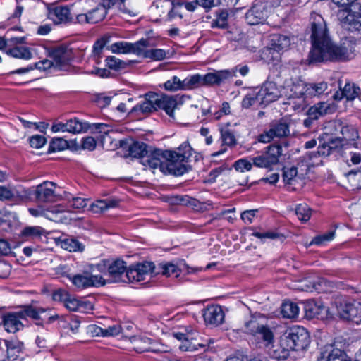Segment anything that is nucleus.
<instances>
[{
  "mask_svg": "<svg viewBox=\"0 0 361 361\" xmlns=\"http://www.w3.org/2000/svg\"><path fill=\"white\" fill-rule=\"evenodd\" d=\"M312 48L308 56L309 63L326 61H345L353 57L355 43L343 42L334 44L327 34L326 25L321 16L317 15L311 23Z\"/></svg>",
  "mask_w": 361,
  "mask_h": 361,
  "instance_id": "1",
  "label": "nucleus"
},
{
  "mask_svg": "<svg viewBox=\"0 0 361 361\" xmlns=\"http://www.w3.org/2000/svg\"><path fill=\"white\" fill-rule=\"evenodd\" d=\"M177 149L178 151H164L165 157L162 166L164 173L178 176L187 172V167L184 163L187 162L191 157L192 148L188 142H185Z\"/></svg>",
  "mask_w": 361,
  "mask_h": 361,
  "instance_id": "2",
  "label": "nucleus"
},
{
  "mask_svg": "<svg viewBox=\"0 0 361 361\" xmlns=\"http://www.w3.org/2000/svg\"><path fill=\"white\" fill-rule=\"evenodd\" d=\"M310 344V336L307 330L300 326L289 328L281 340V345L287 350L304 351Z\"/></svg>",
  "mask_w": 361,
  "mask_h": 361,
  "instance_id": "3",
  "label": "nucleus"
},
{
  "mask_svg": "<svg viewBox=\"0 0 361 361\" xmlns=\"http://www.w3.org/2000/svg\"><path fill=\"white\" fill-rule=\"evenodd\" d=\"M293 135L290 130V121L287 118H282L279 120L272 121L269 125V130L259 135V141L267 143L274 138L286 139L291 137Z\"/></svg>",
  "mask_w": 361,
  "mask_h": 361,
  "instance_id": "4",
  "label": "nucleus"
},
{
  "mask_svg": "<svg viewBox=\"0 0 361 361\" xmlns=\"http://www.w3.org/2000/svg\"><path fill=\"white\" fill-rule=\"evenodd\" d=\"M56 184L51 181H44L36 188L23 190V197L27 199L33 197L39 202H53L55 200L54 189Z\"/></svg>",
  "mask_w": 361,
  "mask_h": 361,
  "instance_id": "5",
  "label": "nucleus"
},
{
  "mask_svg": "<svg viewBox=\"0 0 361 361\" xmlns=\"http://www.w3.org/2000/svg\"><path fill=\"white\" fill-rule=\"evenodd\" d=\"M334 306L339 318L361 324V302L350 303L343 300H336Z\"/></svg>",
  "mask_w": 361,
  "mask_h": 361,
  "instance_id": "6",
  "label": "nucleus"
},
{
  "mask_svg": "<svg viewBox=\"0 0 361 361\" xmlns=\"http://www.w3.org/2000/svg\"><path fill=\"white\" fill-rule=\"evenodd\" d=\"M266 149L261 154L252 157L251 161L256 167L272 170L273 166L279 163V157L282 155V147L280 145H271Z\"/></svg>",
  "mask_w": 361,
  "mask_h": 361,
  "instance_id": "7",
  "label": "nucleus"
},
{
  "mask_svg": "<svg viewBox=\"0 0 361 361\" xmlns=\"http://www.w3.org/2000/svg\"><path fill=\"white\" fill-rule=\"evenodd\" d=\"M358 11L352 8H342L337 12V18L343 29L353 32L361 31V7L357 6Z\"/></svg>",
  "mask_w": 361,
  "mask_h": 361,
  "instance_id": "8",
  "label": "nucleus"
},
{
  "mask_svg": "<svg viewBox=\"0 0 361 361\" xmlns=\"http://www.w3.org/2000/svg\"><path fill=\"white\" fill-rule=\"evenodd\" d=\"M127 264L122 259L112 260L109 264L108 276L111 283H130Z\"/></svg>",
  "mask_w": 361,
  "mask_h": 361,
  "instance_id": "9",
  "label": "nucleus"
},
{
  "mask_svg": "<svg viewBox=\"0 0 361 361\" xmlns=\"http://www.w3.org/2000/svg\"><path fill=\"white\" fill-rule=\"evenodd\" d=\"M257 99L262 106H266L275 102L281 97V92L276 84L271 81H266L261 88L257 91Z\"/></svg>",
  "mask_w": 361,
  "mask_h": 361,
  "instance_id": "10",
  "label": "nucleus"
},
{
  "mask_svg": "<svg viewBox=\"0 0 361 361\" xmlns=\"http://www.w3.org/2000/svg\"><path fill=\"white\" fill-rule=\"evenodd\" d=\"M151 47L149 39H141L135 43L127 42H116L111 45V50L114 53H133L141 56L143 49Z\"/></svg>",
  "mask_w": 361,
  "mask_h": 361,
  "instance_id": "11",
  "label": "nucleus"
},
{
  "mask_svg": "<svg viewBox=\"0 0 361 361\" xmlns=\"http://www.w3.org/2000/svg\"><path fill=\"white\" fill-rule=\"evenodd\" d=\"M155 266L152 262H145L138 263L135 265H131L128 267V276L130 282L141 281L145 279V276L150 274H157L159 271H156Z\"/></svg>",
  "mask_w": 361,
  "mask_h": 361,
  "instance_id": "12",
  "label": "nucleus"
},
{
  "mask_svg": "<svg viewBox=\"0 0 361 361\" xmlns=\"http://www.w3.org/2000/svg\"><path fill=\"white\" fill-rule=\"evenodd\" d=\"M70 279L79 288L101 286L106 284V281L101 276L90 275L87 272L74 275Z\"/></svg>",
  "mask_w": 361,
  "mask_h": 361,
  "instance_id": "13",
  "label": "nucleus"
},
{
  "mask_svg": "<svg viewBox=\"0 0 361 361\" xmlns=\"http://www.w3.org/2000/svg\"><path fill=\"white\" fill-rule=\"evenodd\" d=\"M47 17L55 24L68 23L73 16L67 6L51 5L48 7Z\"/></svg>",
  "mask_w": 361,
  "mask_h": 361,
  "instance_id": "14",
  "label": "nucleus"
},
{
  "mask_svg": "<svg viewBox=\"0 0 361 361\" xmlns=\"http://www.w3.org/2000/svg\"><path fill=\"white\" fill-rule=\"evenodd\" d=\"M235 76V70H221L202 75L203 86L219 85Z\"/></svg>",
  "mask_w": 361,
  "mask_h": 361,
  "instance_id": "15",
  "label": "nucleus"
},
{
  "mask_svg": "<svg viewBox=\"0 0 361 361\" xmlns=\"http://www.w3.org/2000/svg\"><path fill=\"white\" fill-rule=\"evenodd\" d=\"M317 361H351L346 353L335 347L334 345L329 344L321 348L319 356Z\"/></svg>",
  "mask_w": 361,
  "mask_h": 361,
  "instance_id": "16",
  "label": "nucleus"
},
{
  "mask_svg": "<svg viewBox=\"0 0 361 361\" xmlns=\"http://www.w3.org/2000/svg\"><path fill=\"white\" fill-rule=\"evenodd\" d=\"M49 56L52 59L54 66L61 68L73 59V54L71 49L66 46H59L51 50Z\"/></svg>",
  "mask_w": 361,
  "mask_h": 361,
  "instance_id": "17",
  "label": "nucleus"
},
{
  "mask_svg": "<svg viewBox=\"0 0 361 361\" xmlns=\"http://www.w3.org/2000/svg\"><path fill=\"white\" fill-rule=\"evenodd\" d=\"M268 16V11L263 3L255 4L245 14V19L250 25L263 23Z\"/></svg>",
  "mask_w": 361,
  "mask_h": 361,
  "instance_id": "18",
  "label": "nucleus"
},
{
  "mask_svg": "<svg viewBox=\"0 0 361 361\" xmlns=\"http://www.w3.org/2000/svg\"><path fill=\"white\" fill-rule=\"evenodd\" d=\"M23 319L22 315L20 314V311L16 312H8L2 316L1 324L6 331L14 334L23 328V324L20 321V319Z\"/></svg>",
  "mask_w": 361,
  "mask_h": 361,
  "instance_id": "19",
  "label": "nucleus"
},
{
  "mask_svg": "<svg viewBox=\"0 0 361 361\" xmlns=\"http://www.w3.org/2000/svg\"><path fill=\"white\" fill-rule=\"evenodd\" d=\"M205 322L207 324L219 326L224 322V313L221 307L219 305H212L207 307L203 313Z\"/></svg>",
  "mask_w": 361,
  "mask_h": 361,
  "instance_id": "20",
  "label": "nucleus"
},
{
  "mask_svg": "<svg viewBox=\"0 0 361 361\" xmlns=\"http://www.w3.org/2000/svg\"><path fill=\"white\" fill-rule=\"evenodd\" d=\"M164 160V152H161L160 149H154V151H149V153L143 157L140 162L145 166L152 169L159 168L162 172Z\"/></svg>",
  "mask_w": 361,
  "mask_h": 361,
  "instance_id": "21",
  "label": "nucleus"
},
{
  "mask_svg": "<svg viewBox=\"0 0 361 361\" xmlns=\"http://www.w3.org/2000/svg\"><path fill=\"white\" fill-rule=\"evenodd\" d=\"M157 94L149 92L145 94V99L140 104L135 106L131 109V113L140 111L142 114H149L157 109Z\"/></svg>",
  "mask_w": 361,
  "mask_h": 361,
  "instance_id": "22",
  "label": "nucleus"
},
{
  "mask_svg": "<svg viewBox=\"0 0 361 361\" xmlns=\"http://www.w3.org/2000/svg\"><path fill=\"white\" fill-rule=\"evenodd\" d=\"M305 317L309 319H323V314L327 312L326 308L320 302H316L313 300H307L304 305Z\"/></svg>",
  "mask_w": 361,
  "mask_h": 361,
  "instance_id": "23",
  "label": "nucleus"
},
{
  "mask_svg": "<svg viewBox=\"0 0 361 361\" xmlns=\"http://www.w3.org/2000/svg\"><path fill=\"white\" fill-rule=\"evenodd\" d=\"M177 106L174 97L157 94V109H163L170 116L173 117V110Z\"/></svg>",
  "mask_w": 361,
  "mask_h": 361,
  "instance_id": "24",
  "label": "nucleus"
},
{
  "mask_svg": "<svg viewBox=\"0 0 361 361\" xmlns=\"http://www.w3.org/2000/svg\"><path fill=\"white\" fill-rule=\"evenodd\" d=\"M129 156L134 158H139L142 161L143 157L149 153L147 145L138 141H134L131 144L128 145Z\"/></svg>",
  "mask_w": 361,
  "mask_h": 361,
  "instance_id": "25",
  "label": "nucleus"
},
{
  "mask_svg": "<svg viewBox=\"0 0 361 361\" xmlns=\"http://www.w3.org/2000/svg\"><path fill=\"white\" fill-rule=\"evenodd\" d=\"M290 44V39L286 35L275 34L271 36L270 47L277 49L279 52L287 49Z\"/></svg>",
  "mask_w": 361,
  "mask_h": 361,
  "instance_id": "26",
  "label": "nucleus"
},
{
  "mask_svg": "<svg viewBox=\"0 0 361 361\" xmlns=\"http://www.w3.org/2000/svg\"><path fill=\"white\" fill-rule=\"evenodd\" d=\"M66 132L76 134L86 132L90 126L87 123L80 122L77 118L70 119L65 123Z\"/></svg>",
  "mask_w": 361,
  "mask_h": 361,
  "instance_id": "27",
  "label": "nucleus"
},
{
  "mask_svg": "<svg viewBox=\"0 0 361 361\" xmlns=\"http://www.w3.org/2000/svg\"><path fill=\"white\" fill-rule=\"evenodd\" d=\"M260 57L267 63L276 64L281 59V54L271 47H267L262 49Z\"/></svg>",
  "mask_w": 361,
  "mask_h": 361,
  "instance_id": "28",
  "label": "nucleus"
},
{
  "mask_svg": "<svg viewBox=\"0 0 361 361\" xmlns=\"http://www.w3.org/2000/svg\"><path fill=\"white\" fill-rule=\"evenodd\" d=\"M107 10L102 4H97L94 8L90 10L87 13L91 24L98 23L102 21L107 14Z\"/></svg>",
  "mask_w": 361,
  "mask_h": 361,
  "instance_id": "29",
  "label": "nucleus"
},
{
  "mask_svg": "<svg viewBox=\"0 0 361 361\" xmlns=\"http://www.w3.org/2000/svg\"><path fill=\"white\" fill-rule=\"evenodd\" d=\"M118 202L114 200H99L91 204V210L94 213L103 212L109 208L116 207Z\"/></svg>",
  "mask_w": 361,
  "mask_h": 361,
  "instance_id": "30",
  "label": "nucleus"
},
{
  "mask_svg": "<svg viewBox=\"0 0 361 361\" xmlns=\"http://www.w3.org/2000/svg\"><path fill=\"white\" fill-rule=\"evenodd\" d=\"M281 313L284 318L294 319L299 313V307L293 302H285L281 307Z\"/></svg>",
  "mask_w": 361,
  "mask_h": 361,
  "instance_id": "31",
  "label": "nucleus"
},
{
  "mask_svg": "<svg viewBox=\"0 0 361 361\" xmlns=\"http://www.w3.org/2000/svg\"><path fill=\"white\" fill-rule=\"evenodd\" d=\"M106 66L112 70L118 71L126 68L128 66L133 63V61H123L114 56H108L106 59Z\"/></svg>",
  "mask_w": 361,
  "mask_h": 361,
  "instance_id": "32",
  "label": "nucleus"
},
{
  "mask_svg": "<svg viewBox=\"0 0 361 361\" xmlns=\"http://www.w3.org/2000/svg\"><path fill=\"white\" fill-rule=\"evenodd\" d=\"M255 337L262 340L265 347H269L274 341L273 332L269 326L265 325H262Z\"/></svg>",
  "mask_w": 361,
  "mask_h": 361,
  "instance_id": "33",
  "label": "nucleus"
},
{
  "mask_svg": "<svg viewBox=\"0 0 361 361\" xmlns=\"http://www.w3.org/2000/svg\"><path fill=\"white\" fill-rule=\"evenodd\" d=\"M228 11L226 9L216 12V18L212 20L211 27L226 29L228 27Z\"/></svg>",
  "mask_w": 361,
  "mask_h": 361,
  "instance_id": "34",
  "label": "nucleus"
},
{
  "mask_svg": "<svg viewBox=\"0 0 361 361\" xmlns=\"http://www.w3.org/2000/svg\"><path fill=\"white\" fill-rule=\"evenodd\" d=\"M327 89V83L321 82L319 83L307 84L306 98L320 95Z\"/></svg>",
  "mask_w": 361,
  "mask_h": 361,
  "instance_id": "35",
  "label": "nucleus"
},
{
  "mask_svg": "<svg viewBox=\"0 0 361 361\" xmlns=\"http://www.w3.org/2000/svg\"><path fill=\"white\" fill-rule=\"evenodd\" d=\"M183 90H192L203 86L202 75L195 74L183 80Z\"/></svg>",
  "mask_w": 361,
  "mask_h": 361,
  "instance_id": "36",
  "label": "nucleus"
},
{
  "mask_svg": "<svg viewBox=\"0 0 361 361\" xmlns=\"http://www.w3.org/2000/svg\"><path fill=\"white\" fill-rule=\"evenodd\" d=\"M361 93L360 88L354 83L348 82L345 85L342 94L347 100H354Z\"/></svg>",
  "mask_w": 361,
  "mask_h": 361,
  "instance_id": "37",
  "label": "nucleus"
},
{
  "mask_svg": "<svg viewBox=\"0 0 361 361\" xmlns=\"http://www.w3.org/2000/svg\"><path fill=\"white\" fill-rule=\"evenodd\" d=\"M6 54L15 58L30 59L32 58V54L29 48L25 47H15L6 51Z\"/></svg>",
  "mask_w": 361,
  "mask_h": 361,
  "instance_id": "38",
  "label": "nucleus"
},
{
  "mask_svg": "<svg viewBox=\"0 0 361 361\" xmlns=\"http://www.w3.org/2000/svg\"><path fill=\"white\" fill-rule=\"evenodd\" d=\"M329 105L326 102H321L312 106L308 110V115L312 119H317L319 116L327 114Z\"/></svg>",
  "mask_w": 361,
  "mask_h": 361,
  "instance_id": "39",
  "label": "nucleus"
},
{
  "mask_svg": "<svg viewBox=\"0 0 361 361\" xmlns=\"http://www.w3.org/2000/svg\"><path fill=\"white\" fill-rule=\"evenodd\" d=\"M341 133L343 136L341 139L345 145H348L349 141H355L358 138V132L353 126H343L341 130Z\"/></svg>",
  "mask_w": 361,
  "mask_h": 361,
  "instance_id": "40",
  "label": "nucleus"
},
{
  "mask_svg": "<svg viewBox=\"0 0 361 361\" xmlns=\"http://www.w3.org/2000/svg\"><path fill=\"white\" fill-rule=\"evenodd\" d=\"M326 283L327 281L325 279L319 278L317 281H310L309 283L302 288V290L310 292L313 290L318 292L325 291Z\"/></svg>",
  "mask_w": 361,
  "mask_h": 361,
  "instance_id": "41",
  "label": "nucleus"
},
{
  "mask_svg": "<svg viewBox=\"0 0 361 361\" xmlns=\"http://www.w3.org/2000/svg\"><path fill=\"white\" fill-rule=\"evenodd\" d=\"M46 231L40 226H27L21 231V235L25 238H37L45 235Z\"/></svg>",
  "mask_w": 361,
  "mask_h": 361,
  "instance_id": "42",
  "label": "nucleus"
},
{
  "mask_svg": "<svg viewBox=\"0 0 361 361\" xmlns=\"http://www.w3.org/2000/svg\"><path fill=\"white\" fill-rule=\"evenodd\" d=\"M8 358L14 359L16 353L21 351L23 343L18 341H5Z\"/></svg>",
  "mask_w": 361,
  "mask_h": 361,
  "instance_id": "43",
  "label": "nucleus"
},
{
  "mask_svg": "<svg viewBox=\"0 0 361 361\" xmlns=\"http://www.w3.org/2000/svg\"><path fill=\"white\" fill-rule=\"evenodd\" d=\"M132 343L134 345V349L138 353L149 351L150 350V339L148 338L135 337Z\"/></svg>",
  "mask_w": 361,
  "mask_h": 361,
  "instance_id": "44",
  "label": "nucleus"
},
{
  "mask_svg": "<svg viewBox=\"0 0 361 361\" xmlns=\"http://www.w3.org/2000/svg\"><path fill=\"white\" fill-rule=\"evenodd\" d=\"M61 247L70 252L82 251L84 245L74 238H67L62 241Z\"/></svg>",
  "mask_w": 361,
  "mask_h": 361,
  "instance_id": "45",
  "label": "nucleus"
},
{
  "mask_svg": "<svg viewBox=\"0 0 361 361\" xmlns=\"http://www.w3.org/2000/svg\"><path fill=\"white\" fill-rule=\"evenodd\" d=\"M295 214L303 222L307 221L311 216V209L305 204H300L295 208Z\"/></svg>",
  "mask_w": 361,
  "mask_h": 361,
  "instance_id": "46",
  "label": "nucleus"
},
{
  "mask_svg": "<svg viewBox=\"0 0 361 361\" xmlns=\"http://www.w3.org/2000/svg\"><path fill=\"white\" fill-rule=\"evenodd\" d=\"M221 138L222 144L229 147L235 146L237 143L233 133L228 128L221 129Z\"/></svg>",
  "mask_w": 361,
  "mask_h": 361,
  "instance_id": "47",
  "label": "nucleus"
},
{
  "mask_svg": "<svg viewBox=\"0 0 361 361\" xmlns=\"http://www.w3.org/2000/svg\"><path fill=\"white\" fill-rule=\"evenodd\" d=\"M141 56H143L145 58H149L153 60L160 61L166 57V52L164 49H152L146 50L145 48L143 49V51Z\"/></svg>",
  "mask_w": 361,
  "mask_h": 361,
  "instance_id": "48",
  "label": "nucleus"
},
{
  "mask_svg": "<svg viewBox=\"0 0 361 361\" xmlns=\"http://www.w3.org/2000/svg\"><path fill=\"white\" fill-rule=\"evenodd\" d=\"M297 175L298 169L295 166L283 167L282 177L286 184H292Z\"/></svg>",
  "mask_w": 361,
  "mask_h": 361,
  "instance_id": "49",
  "label": "nucleus"
},
{
  "mask_svg": "<svg viewBox=\"0 0 361 361\" xmlns=\"http://www.w3.org/2000/svg\"><path fill=\"white\" fill-rule=\"evenodd\" d=\"M68 142L63 138H54L50 142L48 152H54L61 151L68 147Z\"/></svg>",
  "mask_w": 361,
  "mask_h": 361,
  "instance_id": "50",
  "label": "nucleus"
},
{
  "mask_svg": "<svg viewBox=\"0 0 361 361\" xmlns=\"http://www.w3.org/2000/svg\"><path fill=\"white\" fill-rule=\"evenodd\" d=\"M158 269H160L163 275L166 276L171 275H175V276H178L179 269L172 263L159 264Z\"/></svg>",
  "mask_w": 361,
  "mask_h": 361,
  "instance_id": "51",
  "label": "nucleus"
},
{
  "mask_svg": "<svg viewBox=\"0 0 361 361\" xmlns=\"http://www.w3.org/2000/svg\"><path fill=\"white\" fill-rule=\"evenodd\" d=\"M20 314L22 315L23 319L28 317L37 321L43 319L41 315H39V311L37 310V308L32 305L25 306L23 310L20 311Z\"/></svg>",
  "mask_w": 361,
  "mask_h": 361,
  "instance_id": "52",
  "label": "nucleus"
},
{
  "mask_svg": "<svg viewBox=\"0 0 361 361\" xmlns=\"http://www.w3.org/2000/svg\"><path fill=\"white\" fill-rule=\"evenodd\" d=\"M182 81L177 76H173L171 80H167L164 84V88L168 91H177L180 90H183V85Z\"/></svg>",
  "mask_w": 361,
  "mask_h": 361,
  "instance_id": "53",
  "label": "nucleus"
},
{
  "mask_svg": "<svg viewBox=\"0 0 361 361\" xmlns=\"http://www.w3.org/2000/svg\"><path fill=\"white\" fill-rule=\"evenodd\" d=\"M165 3H170L172 8L171 11L168 13V18L171 20L176 16H178L180 18H183V15L180 12L179 9L183 6V3L180 1L175 2L173 0H166L164 1Z\"/></svg>",
  "mask_w": 361,
  "mask_h": 361,
  "instance_id": "54",
  "label": "nucleus"
},
{
  "mask_svg": "<svg viewBox=\"0 0 361 361\" xmlns=\"http://www.w3.org/2000/svg\"><path fill=\"white\" fill-rule=\"evenodd\" d=\"M326 142L329 146L332 153L334 152H338L341 148L346 145L341 137H329Z\"/></svg>",
  "mask_w": 361,
  "mask_h": 361,
  "instance_id": "55",
  "label": "nucleus"
},
{
  "mask_svg": "<svg viewBox=\"0 0 361 361\" xmlns=\"http://www.w3.org/2000/svg\"><path fill=\"white\" fill-rule=\"evenodd\" d=\"M242 107L248 109L252 106H261L259 100L257 99V93L248 94L242 100Z\"/></svg>",
  "mask_w": 361,
  "mask_h": 361,
  "instance_id": "56",
  "label": "nucleus"
},
{
  "mask_svg": "<svg viewBox=\"0 0 361 361\" xmlns=\"http://www.w3.org/2000/svg\"><path fill=\"white\" fill-rule=\"evenodd\" d=\"M253 163L245 159H240L233 164V167L237 171L244 172L245 171H250L252 168Z\"/></svg>",
  "mask_w": 361,
  "mask_h": 361,
  "instance_id": "57",
  "label": "nucleus"
},
{
  "mask_svg": "<svg viewBox=\"0 0 361 361\" xmlns=\"http://www.w3.org/2000/svg\"><path fill=\"white\" fill-rule=\"evenodd\" d=\"M84 305L85 304L83 302H80L77 299L69 295L68 300L64 304V306L71 311H78L82 308Z\"/></svg>",
  "mask_w": 361,
  "mask_h": 361,
  "instance_id": "58",
  "label": "nucleus"
},
{
  "mask_svg": "<svg viewBox=\"0 0 361 361\" xmlns=\"http://www.w3.org/2000/svg\"><path fill=\"white\" fill-rule=\"evenodd\" d=\"M334 235L335 232L334 231H329L326 233L314 238L310 245H321L324 242L331 240L334 238Z\"/></svg>",
  "mask_w": 361,
  "mask_h": 361,
  "instance_id": "59",
  "label": "nucleus"
},
{
  "mask_svg": "<svg viewBox=\"0 0 361 361\" xmlns=\"http://www.w3.org/2000/svg\"><path fill=\"white\" fill-rule=\"evenodd\" d=\"M263 324H260L256 320L251 319L245 323V332L252 336H255L260 330Z\"/></svg>",
  "mask_w": 361,
  "mask_h": 361,
  "instance_id": "60",
  "label": "nucleus"
},
{
  "mask_svg": "<svg viewBox=\"0 0 361 361\" xmlns=\"http://www.w3.org/2000/svg\"><path fill=\"white\" fill-rule=\"evenodd\" d=\"M307 84L300 82L294 84L291 88V91L293 92V96L295 97H300L304 96L306 98V90Z\"/></svg>",
  "mask_w": 361,
  "mask_h": 361,
  "instance_id": "61",
  "label": "nucleus"
},
{
  "mask_svg": "<svg viewBox=\"0 0 361 361\" xmlns=\"http://www.w3.org/2000/svg\"><path fill=\"white\" fill-rule=\"evenodd\" d=\"M69 295L70 294L65 290L57 289L53 293L52 299L54 301L63 302L64 305Z\"/></svg>",
  "mask_w": 361,
  "mask_h": 361,
  "instance_id": "62",
  "label": "nucleus"
},
{
  "mask_svg": "<svg viewBox=\"0 0 361 361\" xmlns=\"http://www.w3.org/2000/svg\"><path fill=\"white\" fill-rule=\"evenodd\" d=\"M324 139L323 136L319 137V145L317 148V154H319L320 156H325L327 157L329 154H332L331 150L328 145L327 142L324 141V142H322V140Z\"/></svg>",
  "mask_w": 361,
  "mask_h": 361,
  "instance_id": "63",
  "label": "nucleus"
},
{
  "mask_svg": "<svg viewBox=\"0 0 361 361\" xmlns=\"http://www.w3.org/2000/svg\"><path fill=\"white\" fill-rule=\"evenodd\" d=\"M46 143V139L42 135H34L30 138V144L32 147L39 149Z\"/></svg>",
  "mask_w": 361,
  "mask_h": 361,
  "instance_id": "64",
  "label": "nucleus"
}]
</instances>
